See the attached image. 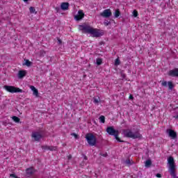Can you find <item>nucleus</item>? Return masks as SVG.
<instances>
[{"label": "nucleus", "mask_w": 178, "mask_h": 178, "mask_svg": "<svg viewBox=\"0 0 178 178\" xmlns=\"http://www.w3.org/2000/svg\"><path fill=\"white\" fill-rule=\"evenodd\" d=\"M79 30L85 34H90L92 37H102L104 35V31H101L99 29H97L92 28V26L83 24L82 25H79L78 27Z\"/></svg>", "instance_id": "obj_1"}, {"label": "nucleus", "mask_w": 178, "mask_h": 178, "mask_svg": "<svg viewBox=\"0 0 178 178\" xmlns=\"http://www.w3.org/2000/svg\"><path fill=\"white\" fill-rule=\"evenodd\" d=\"M168 172L172 178H178L176 175V165H175V159L170 156L168 159Z\"/></svg>", "instance_id": "obj_2"}, {"label": "nucleus", "mask_w": 178, "mask_h": 178, "mask_svg": "<svg viewBox=\"0 0 178 178\" xmlns=\"http://www.w3.org/2000/svg\"><path fill=\"white\" fill-rule=\"evenodd\" d=\"M124 134L126 137H128V138L136 139V138H141V137H143V136L140 134V132H138V131L134 133L130 129H127L124 131Z\"/></svg>", "instance_id": "obj_3"}, {"label": "nucleus", "mask_w": 178, "mask_h": 178, "mask_svg": "<svg viewBox=\"0 0 178 178\" xmlns=\"http://www.w3.org/2000/svg\"><path fill=\"white\" fill-rule=\"evenodd\" d=\"M85 138L90 147H94V145H97V137H95V136L92 133L87 134Z\"/></svg>", "instance_id": "obj_4"}, {"label": "nucleus", "mask_w": 178, "mask_h": 178, "mask_svg": "<svg viewBox=\"0 0 178 178\" xmlns=\"http://www.w3.org/2000/svg\"><path fill=\"white\" fill-rule=\"evenodd\" d=\"M106 131H107V133L110 134V136H114L115 140H117L118 143H123V140H121L120 138H119V131L115 130L113 127H107Z\"/></svg>", "instance_id": "obj_5"}, {"label": "nucleus", "mask_w": 178, "mask_h": 178, "mask_svg": "<svg viewBox=\"0 0 178 178\" xmlns=\"http://www.w3.org/2000/svg\"><path fill=\"white\" fill-rule=\"evenodd\" d=\"M3 88L6 91L11 92L12 94L15 92H23V90L12 86H4Z\"/></svg>", "instance_id": "obj_6"}, {"label": "nucleus", "mask_w": 178, "mask_h": 178, "mask_svg": "<svg viewBox=\"0 0 178 178\" xmlns=\"http://www.w3.org/2000/svg\"><path fill=\"white\" fill-rule=\"evenodd\" d=\"M31 137L35 141H40L42 138V134L40 131H33L32 132Z\"/></svg>", "instance_id": "obj_7"}, {"label": "nucleus", "mask_w": 178, "mask_h": 178, "mask_svg": "<svg viewBox=\"0 0 178 178\" xmlns=\"http://www.w3.org/2000/svg\"><path fill=\"white\" fill-rule=\"evenodd\" d=\"M84 12H83V10H79L78 11V13L74 15V19L76 22H80V20H83L84 19Z\"/></svg>", "instance_id": "obj_8"}, {"label": "nucleus", "mask_w": 178, "mask_h": 178, "mask_svg": "<svg viewBox=\"0 0 178 178\" xmlns=\"http://www.w3.org/2000/svg\"><path fill=\"white\" fill-rule=\"evenodd\" d=\"M100 16H102V17H105L106 19H108V17H111V16H112V11L109 8L106 9L100 13Z\"/></svg>", "instance_id": "obj_9"}, {"label": "nucleus", "mask_w": 178, "mask_h": 178, "mask_svg": "<svg viewBox=\"0 0 178 178\" xmlns=\"http://www.w3.org/2000/svg\"><path fill=\"white\" fill-rule=\"evenodd\" d=\"M168 74L172 77H178V68L170 70Z\"/></svg>", "instance_id": "obj_10"}, {"label": "nucleus", "mask_w": 178, "mask_h": 178, "mask_svg": "<svg viewBox=\"0 0 178 178\" xmlns=\"http://www.w3.org/2000/svg\"><path fill=\"white\" fill-rule=\"evenodd\" d=\"M167 133L168 134V136L171 137V138L175 139L176 137H177V134H176V132L172 129H168Z\"/></svg>", "instance_id": "obj_11"}, {"label": "nucleus", "mask_w": 178, "mask_h": 178, "mask_svg": "<svg viewBox=\"0 0 178 178\" xmlns=\"http://www.w3.org/2000/svg\"><path fill=\"white\" fill-rule=\"evenodd\" d=\"M27 74V71L26 70H19L17 74L18 79H23Z\"/></svg>", "instance_id": "obj_12"}, {"label": "nucleus", "mask_w": 178, "mask_h": 178, "mask_svg": "<svg viewBox=\"0 0 178 178\" xmlns=\"http://www.w3.org/2000/svg\"><path fill=\"white\" fill-rule=\"evenodd\" d=\"M70 4L67 2H63L60 4V9L62 10H67L69 9Z\"/></svg>", "instance_id": "obj_13"}, {"label": "nucleus", "mask_w": 178, "mask_h": 178, "mask_svg": "<svg viewBox=\"0 0 178 178\" xmlns=\"http://www.w3.org/2000/svg\"><path fill=\"white\" fill-rule=\"evenodd\" d=\"M42 149H49V151H56L58 147L55 146H43Z\"/></svg>", "instance_id": "obj_14"}, {"label": "nucleus", "mask_w": 178, "mask_h": 178, "mask_svg": "<svg viewBox=\"0 0 178 178\" xmlns=\"http://www.w3.org/2000/svg\"><path fill=\"white\" fill-rule=\"evenodd\" d=\"M30 88L33 91V95H35V97H38V90L33 86H31Z\"/></svg>", "instance_id": "obj_15"}, {"label": "nucleus", "mask_w": 178, "mask_h": 178, "mask_svg": "<svg viewBox=\"0 0 178 178\" xmlns=\"http://www.w3.org/2000/svg\"><path fill=\"white\" fill-rule=\"evenodd\" d=\"M26 175H29V176L33 175V173H34V168L33 167L27 168L26 170Z\"/></svg>", "instance_id": "obj_16"}, {"label": "nucleus", "mask_w": 178, "mask_h": 178, "mask_svg": "<svg viewBox=\"0 0 178 178\" xmlns=\"http://www.w3.org/2000/svg\"><path fill=\"white\" fill-rule=\"evenodd\" d=\"M24 61H25V63L24 65H25L28 67H30V66H31V65H33V63L31 61H29V60H24Z\"/></svg>", "instance_id": "obj_17"}, {"label": "nucleus", "mask_w": 178, "mask_h": 178, "mask_svg": "<svg viewBox=\"0 0 178 178\" xmlns=\"http://www.w3.org/2000/svg\"><path fill=\"white\" fill-rule=\"evenodd\" d=\"M114 16L115 18H118L119 17V16H120V11L119 10V9L115 10L114 13Z\"/></svg>", "instance_id": "obj_18"}, {"label": "nucleus", "mask_w": 178, "mask_h": 178, "mask_svg": "<svg viewBox=\"0 0 178 178\" xmlns=\"http://www.w3.org/2000/svg\"><path fill=\"white\" fill-rule=\"evenodd\" d=\"M12 119H13V120H14V122H15V123H19V122H20V118H19L17 117V116H13V117H12Z\"/></svg>", "instance_id": "obj_19"}, {"label": "nucleus", "mask_w": 178, "mask_h": 178, "mask_svg": "<svg viewBox=\"0 0 178 178\" xmlns=\"http://www.w3.org/2000/svg\"><path fill=\"white\" fill-rule=\"evenodd\" d=\"M152 163L151 160H147L145 163V166L146 168H149V165H152Z\"/></svg>", "instance_id": "obj_20"}, {"label": "nucleus", "mask_w": 178, "mask_h": 178, "mask_svg": "<svg viewBox=\"0 0 178 178\" xmlns=\"http://www.w3.org/2000/svg\"><path fill=\"white\" fill-rule=\"evenodd\" d=\"M94 104H99L101 102V99L99 97H94L93 98Z\"/></svg>", "instance_id": "obj_21"}, {"label": "nucleus", "mask_w": 178, "mask_h": 178, "mask_svg": "<svg viewBox=\"0 0 178 178\" xmlns=\"http://www.w3.org/2000/svg\"><path fill=\"white\" fill-rule=\"evenodd\" d=\"M29 12L30 13H35V15H37V12L35 11V8L34 7H30Z\"/></svg>", "instance_id": "obj_22"}, {"label": "nucleus", "mask_w": 178, "mask_h": 178, "mask_svg": "<svg viewBox=\"0 0 178 178\" xmlns=\"http://www.w3.org/2000/svg\"><path fill=\"white\" fill-rule=\"evenodd\" d=\"M99 120L100 123H105V116L102 115L99 117Z\"/></svg>", "instance_id": "obj_23"}, {"label": "nucleus", "mask_w": 178, "mask_h": 178, "mask_svg": "<svg viewBox=\"0 0 178 178\" xmlns=\"http://www.w3.org/2000/svg\"><path fill=\"white\" fill-rule=\"evenodd\" d=\"M96 63H97V65H98V66H99V65H102V58H97L96 60Z\"/></svg>", "instance_id": "obj_24"}, {"label": "nucleus", "mask_w": 178, "mask_h": 178, "mask_svg": "<svg viewBox=\"0 0 178 178\" xmlns=\"http://www.w3.org/2000/svg\"><path fill=\"white\" fill-rule=\"evenodd\" d=\"M168 88L170 90H173V83L171 81H169L168 83Z\"/></svg>", "instance_id": "obj_25"}, {"label": "nucleus", "mask_w": 178, "mask_h": 178, "mask_svg": "<svg viewBox=\"0 0 178 178\" xmlns=\"http://www.w3.org/2000/svg\"><path fill=\"white\" fill-rule=\"evenodd\" d=\"M115 66H119V65H120V60L119 59V58H118L117 59H115Z\"/></svg>", "instance_id": "obj_26"}, {"label": "nucleus", "mask_w": 178, "mask_h": 178, "mask_svg": "<svg viewBox=\"0 0 178 178\" xmlns=\"http://www.w3.org/2000/svg\"><path fill=\"white\" fill-rule=\"evenodd\" d=\"M132 13H133L134 17H137L138 16V12H137V10H134Z\"/></svg>", "instance_id": "obj_27"}, {"label": "nucleus", "mask_w": 178, "mask_h": 178, "mask_svg": "<svg viewBox=\"0 0 178 178\" xmlns=\"http://www.w3.org/2000/svg\"><path fill=\"white\" fill-rule=\"evenodd\" d=\"M104 26H109V24H111V22H109L108 20H105L104 22Z\"/></svg>", "instance_id": "obj_28"}, {"label": "nucleus", "mask_w": 178, "mask_h": 178, "mask_svg": "<svg viewBox=\"0 0 178 178\" xmlns=\"http://www.w3.org/2000/svg\"><path fill=\"white\" fill-rule=\"evenodd\" d=\"M161 85L163 86V87H168V82L167 81H163L161 83Z\"/></svg>", "instance_id": "obj_29"}, {"label": "nucleus", "mask_w": 178, "mask_h": 178, "mask_svg": "<svg viewBox=\"0 0 178 178\" xmlns=\"http://www.w3.org/2000/svg\"><path fill=\"white\" fill-rule=\"evenodd\" d=\"M125 163H126V165H128L129 166H130V165H131V161H130L129 159L125 161Z\"/></svg>", "instance_id": "obj_30"}, {"label": "nucleus", "mask_w": 178, "mask_h": 178, "mask_svg": "<svg viewBox=\"0 0 178 178\" xmlns=\"http://www.w3.org/2000/svg\"><path fill=\"white\" fill-rule=\"evenodd\" d=\"M72 136H74V138H79V136H77L76 134H72Z\"/></svg>", "instance_id": "obj_31"}, {"label": "nucleus", "mask_w": 178, "mask_h": 178, "mask_svg": "<svg viewBox=\"0 0 178 178\" xmlns=\"http://www.w3.org/2000/svg\"><path fill=\"white\" fill-rule=\"evenodd\" d=\"M10 177H14V178H15V177H16V175H15V174H10Z\"/></svg>", "instance_id": "obj_32"}, {"label": "nucleus", "mask_w": 178, "mask_h": 178, "mask_svg": "<svg viewBox=\"0 0 178 178\" xmlns=\"http://www.w3.org/2000/svg\"><path fill=\"white\" fill-rule=\"evenodd\" d=\"M58 43L60 44H62V40L59 38H58Z\"/></svg>", "instance_id": "obj_33"}, {"label": "nucleus", "mask_w": 178, "mask_h": 178, "mask_svg": "<svg viewBox=\"0 0 178 178\" xmlns=\"http://www.w3.org/2000/svg\"><path fill=\"white\" fill-rule=\"evenodd\" d=\"M156 177L161 178L162 177V175L161 174H156Z\"/></svg>", "instance_id": "obj_34"}, {"label": "nucleus", "mask_w": 178, "mask_h": 178, "mask_svg": "<svg viewBox=\"0 0 178 178\" xmlns=\"http://www.w3.org/2000/svg\"><path fill=\"white\" fill-rule=\"evenodd\" d=\"M133 98H134V97H133V95H129V99H133Z\"/></svg>", "instance_id": "obj_35"}, {"label": "nucleus", "mask_w": 178, "mask_h": 178, "mask_svg": "<svg viewBox=\"0 0 178 178\" xmlns=\"http://www.w3.org/2000/svg\"><path fill=\"white\" fill-rule=\"evenodd\" d=\"M67 159H72V155L70 154V155L67 156Z\"/></svg>", "instance_id": "obj_36"}, {"label": "nucleus", "mask_w": 178, "mask_h": 178, "mask_svg": "<svg viewBox=\"0 0 178 178\" xmlns=\"http://www.w3.org/2000/svg\"><path fill=\"white\" fill-rule=\"evenodd\" d=\"M83 159H84L85 161H87V159H88L87 156H84Z\"/></svg>", "instance_id": "obj_37"}, {"label": "nucleus", "mask_w": 178, "mask_h": 178, "mask_svg": "<svg viewBox=\"0 0 178 178\" xmlns=\"http://www.w3.org/2000/svg\"><path fill=\"white\" fill-rule=\"evenodd\" d=\"M108 154H102V156H106Z\"/></svg>", "instance_id": "obj_38"}, {"label": "nucleus", "mask_w": 178, "mask_h": 178, "mask_svg": "<svg viewBox=\"0 0 178 178\" xmlns=\"http://www.w3.org/2000/svg\"><path fill=\"white\" fill-rule=\"evenodd\" d=\"M24 1V2H29V1H30V0H23Z\"/></svg>", "instance_id": "obj_39"}, {"label": "nucleus", "mask_w": 178, "mask_h": 178, "mask_svg": "<svg viewBox=\"0 0 178 178\" xmlns=\"http://www.w3.org/2000/svg\"><path fill=\"white\" fill-rule=\"evenodd\" d=\"M58 9H59L58 8H56V10H58Z\"/></svg>", "instance_id": "obj_40"}, {"label": "nucleus", "mask_w": 178, "mask_h": 178, "mask_svg": "<svg viewBox=\"0 0 178 178\" xmlns=\"http://www.w3.org/2000/svg\"><path fill=\"white\" fill-rule=\"evenodd\" d=\"M15 178H20V177H19L16 176V177H15Z\"/></svg>", "instance_id": "obj_41"}]
</instances>
